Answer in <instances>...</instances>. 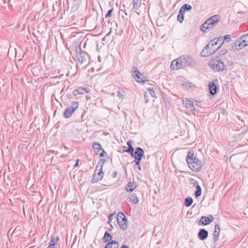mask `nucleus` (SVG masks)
<instances>
[{
  "label": "nucleus",
  "instance_id": "1",
  "mask_svg": "<svg viewBox=\"0 0 248 248\" xmlns=\"http://www.w3.org/2000/svg\"><path fill=\"white\" fill-rule=\"evenodd\" d=\"M186 159L189 168L193 171L198 172L201 170L202 166V161L196 156H194L193 153L189 152Z\"/></svg>",
  "mask_w": 248,
  "mask_h": 248
},
{
  "label": "nucleus",
  "instance_id": "2",
  "mask_svg": "<svg viewBox=\"0 0 248 248\" xmlns=\"http://www.w3.org/2000/svg\"><path fill=\"white\" fill-rule=\"evenodd\" d=\"M127 145L128 146V148H127L125 146H124L123 152L128 153L132 157H134V162L137 166V168L140 170V147H137L134 152L131 140H129L127 141Z\"/></svg>",
  "mask_w": 248,
  "mask_h": 248
},
{
  "label": "nucleus",
  "instance_id": "3",
  "mask_svg": "<svg viewBox=\"0 0 248 248\" xmlns=\"http://www.w3.org/2000/svg\"><path fill=\"white\" fill-rule=\"evenodd\" d=\"M218 49L215 40H212L210 43L202 49L200 53L202 57H207L212 55Z\"/></svg>",
  "mask_w": 248,
  "mask_h": 248
},
{
  "label": "nucleus",
  "instance_id": "4",
  "mask_svg": "<svg viewBox=\"0 0 248 248\" xmlns=\"http://www.w3.org/2000/svg\"><path fill=\"white\" fill-rule=\"evenodd\" d=\"M76 54L78 62L80 64H87L89 62V55L85 51L83 50L80 47H76Z\"/></svg>",
  "mask_w": 248,
  "mask_h": 248
},
{
  "label": "nucleus",
  "instance_id": "5",
  "mask_svg": "<svg viewBox=\"0 0 248 248\" xmlns=\"http://www.w3.org/2000/svg\"><path fill=\"white\" fill-rule=\"evenodd\" d=\"M209 65L215 71H222L225 68V65L220 59L212 60L209 62Z\"/></svg>",
  "mask_w": 248,
  "mask_h": 248
},
{
  "label": "nucleus",
  "instance_id": "6",
  "mask_svg": "<svg viewBox=\"0 0 248 248\" xmlns=\"http://www.w3.org/2000/svg\"><path fill=\"white\" fill-rule=\"evenodd\" d=\"M117 220L120 228L125 231L127 228V219L124 213L122 212L118 213L117 216Z\"/></svg>",
  "mask_w": 248,
  "mask_h": 248
},
{
  "label": "nucleus",
  "instance_id": "7",
  "mask_svg": "<svg viewBox=\"0 0 248 248\" xmlns=\"http://www.w3.org/2000/svg\"><path fill=\"white\" fill-rule=\"evenodd\" d=\"M78 108V102L77 101H73L71 104V106L65 109L63 112V117L65 118H69Z\"/></svg>",
  "mask_w": 248,
  "mask_h": 248
},
{
  "label": "nucleus",
  "instance_id": "8",
  "mask_svg": "<svg viewBox=\"0 0 248 248\" xmlns=\"http://www.w3.org/2000/svg\"><path fill=\"white\" fill-rule=\"evenodd\" d=\"M179 60L181 61V63L183 67L193 66L195 64L192 58L187 55H183L180 57Z\"/></svg>",
  "mask_w": 248,
  "mask_h": 248
},
{
  "label": "nucleus",
  "instance_id": "9",
  "mask_svg": "<svg viewBox=\"0 0 248 248\" xmlns=\"http://www.w3.org/2000/svg\"><path fill=\"white\" fill-rule=\"evenodd\" d=\"M220 20V17L218 15L212 16L205 21V25H209L212 28L216 26V24Z\"/></svg>",
  "mask_w": 248,
  "mask_h": 248
},
{
  "label": "nucleus",
  "instance_id": "10",
  "mask_svg": "<svg viewBox=\"0 0 248 248\" xmlns=\"http://www.w3.org/2000/svg\"><path fill=\"white\" fill-rule=\"evenodd\" d=\"M103 171L102 169H99V171L97 173L98 176H96L95 172L93 175V178L91 180V183L92 184H94L98 182V181L101 180L103 177Z\"/></svg>",
  "mask_w": 248,
  "mask_h": 248
},
{
  "label": "nucleus",
  "instance_id": "11",
  "mask_svg": "<svg viewBox=\"0 0 248 248\" xmlns=\"http://www.w3.org/2000/svg\"><path fill=\"white\" fill-rule=\"evenodd\" d=\"M131 73L132 76L137 82H140V70L135 66H132Z\"/></svg>",
  "mask_w": 248,
  "mask_h": 248
},
{
  "label": "nucleus",
  "instance_id": "12",
  "mask_svg": "<svg viewBox=\"0 0 248 248\" xmlns=\"http://www.w3.org/2000/svg\"><path fill=\"white\" fill-rule=\"evenodd\" d=\"M214 219V217L212 215H209L207 217L203 216L202 217L200 220V223L203 225H207L210 224Z\"/></svg>",
  "mask_w": 248,
  "mask_h": 248
},
{
  "label": "nucleus",
  "instance_id": "13",
  "mask_svg": "<svg viewBox=\"0 0 248 248\" xmlns=\"http://www.w3.org/2000/svg\"><path fill=\"white\" fill-rule=\"evenodd\" d=\"M208 236V232L207 230L202 229H201L198 234V238L201 240H204Z\"/></svg>",
  "mask_w": 248,
  "mask_h": 248
},
{
  "label": "nucleus",
  "instance_id": "14",
  "mask_svg": "<svg viewBox=\"0 0 248 248\" xmlns=\"http://www.w3.org/2000/svg\"><path fill=\"white\" fill-rule=\"evenodd\" d=\"M179 57L176 60H173L171 63L170 67L173 69H179L183 68L181 63V61L179 60Z\"/></svg>",
  "mask_w": 248,
  "mask_h": 248
},
{
  "label": "nucleus",
  "instance_id": "15",
  "mask_svg": "<svg viewBox=\"0 0 248 248\" xmlns=\"http://www.w3.org/2000/svg\"><path fill=\"white\" fill-rule=\"evenodd\" d=\"M89 93V89L87 88L80 87L73 92V94L75 96L78 94H84L85 93Z\"/></svg>",
  "mask_w": 248,
  "mask_h": 248
},
{
  "label": "nucleus",
  "instance_id": "16",
  "mask_svg": "<svg viewBox=\"0 0 248 248\" xmlns=\"http://www.w3.org/2000/svg\"><path fill=\"white\" fill-rule=\"evenodd\" d=\"M220 232V227L218 224H216L215 230L213 233V240L214 242H217L218 240Z\"/></svg>",
  "mask_w": 248,
  "mask_h": 248
},
{
  "label": "nucleus",
  "instance_id": "17",
  "mask_svg": "<svg viewBox=\"0 0 248 248\" xmlns=\"http://www.w3.org/2000/svg\"><path fill=\"white\" fill-rule=\"evenodd\" d=\"M234 48L236 50H240L243 47L246 46V44L243 42V40H240L238 39V40L235 42L234 43Z\"/></svg>",
  "mask_w": 248,
  "mask_h": 248
},
{
  "label": "nucleus",
  "instance_id": "18",
  "mask_svg": "<svg viewBox=\"0 0 248 248\" xmlns=\"http://www.w3.org/2000/svg\"><path fill=\"white\" fill-rule=\"evenodd\" d=\"M209 92L211 94L215 95L217 93V87L215 83L212 81L208 84Z\"/></svg>",
  "mask_w": 248,
  "mask_h": 248
},
{
  "label": "nucleus",
  "instance_id": "19",
  "mask_svg": "<svg viewBox=\"0 0 248 248\" xmlns=\"http://www.w3.org/2000/svg\"><path fill=\"white\" fill-rule=\"evenodd\" d=\"M183 101L187 109H190L191 111L195 110V107L191 100L186 99L185 100H183Z\"/></svg>",
  "mask_w": 248,
  "mask_h": 248
},
{
  "label": "nucleus",
  "instance_id": "20",
  "mask_svg": "<svg viewBox=\"0 0 248 248\" xmlns=\"http://www.w3.org/2000/svg\"><path fill=\"white\" fill-rule=\"evenodd\" d=\"M93 148L94 152V153L96 155L99 154L100 151H102L103 150V148L102 147L101 145L98 142H93Z\"/></svg>",
  "mask_w": 248,
  "mask_h": 248
},
{
  "label": "nucleus",
  "instance_id": "21",
  "mask_svg": "<svg viewBox=\"0 0 248 248\" xmlns=\"http://www.w3.org/2000/svg\"><path fill=\"white\" fill-rule=\"evenodd\" d=\"M137 185H135L134 182H129L125 186V190L127 192H132L137 186Z\"/></svg>",
  "mask_w": 248,
  "mask_h": 248
},
{
  "label": "nucleus",
  "instance_id": "22",
  "mask_svg": "<svg viewBox=\"0 0 248 248\" xmlns=\"http://www.w3.org/2000/svg\"><path fill=\"white\" fill-rule=\"evenodd\" d=\"M139 0H133V7L131 9V11H134V12L136 13L138 15L140 13L138 12V10L140 8V3H139Z\"/></svg>",
  "mask_w": 248,
  "mask_h": 248
},
{
  "label": "nucleus",
  "instance_id": "23",
  "mask_svg": "<svg viewBox=\"0 0 248 248\" xmlns=\"http://www.w3.org/2000/svg\"><path fill=\"white\" fill-rule=\"evenodd\" d=\"M112 239V235L108 233V231H106L105 232L104 236L102 238L103 242L104 243H108L109 241H110Z\"/></svg>",
  "mask_w": 248,
  "mask_h": 248
},
{
  "label": "nucleus",
  "instance_id": "24",
  "mask_svg": "<svg viewBox=\"0 0 248 248\" xmlns=\"http://www.w3.org/2000/svg\"><path fill=\"white\" fill-rule=\"evenodd\" d=\"M215 41V43L217 46V47H218V49L221 47V46H222L223 44L224 43V41L222 38V36H220L218 38H215L214 39Z\"/></svg>",
  "mask_w": 248,
  "mask_h": 248
},
{
  "label": "nucleus",
  "instance_id": "25",
  "mask_svg": "<svg viewBox=\"0 0 248 248\" xmlns=\"http://www.w3.org/2000/svg\"><path fill=\"white\" fill-rule=\"evenodd\" d=\"M129 198L130 201L133 203H137L139 202V199L137 195L135 193L131 194Z\"/></svg>",
  "mask_w": 248,
  "mask_h": 248
},
{
  "label": "nucleus",
  "instance_id": "26",
  "mask_svg": "<svg viewBox=\"0 0 248 248\" xmlns=\"http://www.w3.org/2000/svg\"><path fill=\"white\" fill-rule=\"evenodd\" d=\"M193 200L191 197H187L185 199V205L186 207H189L191 205L192 203H193Z\"/></svg>",
  "mask_w": 248,
  "mask_h": 248
},
{
  "label": "nucleus",
  "instance_id": "27",
  "mask_svg": "<svg viewBox=\"0 0 248 248\" xmlns=\"http://www.w3.org/2000/svg\"><path fill=\"white\" fill-rule=\"evenodd\" d=\"M202 188L200 185H197L196 186V191L195 192V196L196 198H198L202 194Z\"/></svg>",
  "mask_w": 248,
  "mask_h": 248
},
{
  "label": "nucleus",
  "instance_id": "28",
  "mask_svg": "<svg viewBox=\"0 0 248 248\" xmlns=\"http://www.w3.org/2000/svg\"><path fill=\"white\" fill-rule=\"evenodd\" d=\"M238 39L240 40H243V42L246 44V45H248V34H244L241 37H240Z\"/></svg>",
  "mask_w": 248,
  "mask_h": 248
},
{
  "label": "nucleus",
  "instance_id": "29",
  "mask_svg": "<svg viewBox=\"0 0 248 248\" xmlns=\"http://www.w3.org/2000/svg\"><path fill=\"white\" fill-rule=\"evenodd\" d=\"M212 28V27L210 26L209 25H205V22L204 23L201 25V30L202 31L205 32L206 29H209Z\"/></svg>",
  "mask_w": 248,
  "mask_h": 248
},
{
  "label": "nucleus",
  "instance_id": "30",
  "mask_svg": "<svg viewBox=\"0 0 248 248\" xmlns=\"http://www.w3.org/2000/svg\"><path fill=\"white\" fill-rule=\"evenodd\" d=\"M59 240V237H56L55 238L52 237L51 238L50 242L49 244H51L52 245H54L56 247V244L58 241Z\"/></svg>",
  "mask_w": 248,
  "mask_h": 248
},
{
  "label": "nucleus",
  "instance_id": "31",
  "mask_svg": "<svg viewBox=\"0 0 248 248\" xmlns=\"http://www.w3.org/2000/svg\"><path fill=\"white\" fill-rule=\"evenodd\" d=\"M189 181L190 184L194 187H196L197 186L199 185L197 181L193 178H190Z\"/></svg>",
  "mask_w": 248,
  "mask_h": 248
},
{
  "label": "nucleus",
  "instance_id": "32",
  "mask_svg": "<svg viewBox=\"0 0 248 248\" xmlns=\"http://www.w3.org/2000/svg\"><path fill=\"white\" fill-rule=\"evenodd\" d=\"M182 7L183 8V9H184V11H188L192 9V6L190 5L187 4H184Z\"/></svg>",
  "mask_w": 248,
  "mask_h": 248
},
{
  "label": "nucleus",
  "instance_id": "33",
  "mask_svg": "<svg viewBox=\"0 0 248 248\" xmlns=\"http://www.w3.org/2000/svg\"><path fill=\"white\" fill-rule=\"evenodd\" d=\"M148 91H149L150 94L153 97H155L156 93L155 92V91L153 90V88H151V87H149L148 89Z\"/></svg>",
  "mask_w": 248,
  "mask_h": 248
},
{
  "label": "nucleus",
  "instance_id": "34",
  "mask_svg": "<svg viewBox=\"0 0 248 248\" xmlns=\"http://www.w3.org/2000/svg\"><path fill=\"white\" fill-rule=\"evenodd\" d=\"M113 10V8H112L111 9L108 11L107 13L105 15V17L106 18L111 16Z\"/></svg>",
  "mask_w": 248,
  "mask_h": 248
},
{
  "label": "nucleus",
  "instance_id": "35",
  "mask_svg": "<svg viewBox=\"0 0 248 248\" xmlns=\"http://www.w3.org/2000/svg\"><path fill=\"white\" fill-rule=\"evenodd\" d=\"M222 38L224 41H226V42H229L231 40V36L229 34L225 35L224 36H223Z\"/></svg>",
  "mask_w": 248,
  "mask_h": 248
},
{
  "label": "nucleus",
  "instance_id": "36",
  "mask_svg": "<svg viewBox=\"0 0 248 248\" xmlns=\"http://www.w3.org/2000/svg\"><path fill=\"white\" fill-rule=\"evenodd\" d=\"M124 93V91L122 89H119L117 92V96L120 98H122L123 96V93Z\"/></svg>",
  "mask_w": 248,
  "mask_h": 248
},
{
  "label": "nucleus",
  "instance_id": "37",
  "mask_svg": "<svg viewBox=\"0 0 248 248\" xmlns=\"http://www.w3.org/2000/svg\"><path fill=\"white\" fill-rule=\"evenodd\" d=\"M227 53V50L226 49H222L220 50L218 52V54L219 56H222L225 55Z\"/></svg>",
  "mask_w": 248,
  "mask_h": 248
},
{
  "label": "nucleus",
  "instance_id": "38",
  "mask_svg": "<svg viewBox=\"0 0 248 248\" xmlns=\"http://www.w3.org/2000/svg\"><path fill=\"white\" fill-rule=\"evenodd\" d=\"M107 155H108V154L106 153V152L103 149L102 150L101 153L99 154V157H103L104 156H106Z\"/></svg>",
  "mask_w": 248,
  "mask_h": 248
},
{
  "label": "nucleus",
  "instance_id": "39",
  "mask_svg": "<svg viewBox=\"0 0 248 248\" xmlns=\"http://www.w3.org/2000/svg\"><path fill=\"white\" fill-rule=\"evenodd\" d=\"M184 19V16L178 15L177 16V20L179 21L180 23H182Z\"/></svg>",
  "mask_w": 248,
  "mask_h": 248
},
{
  "label": "nucleus",
  "instance_id": "40",
  "mask_svg": "<svg viewBox=\"0 0 248 248\" xmlns=\"http://www.w3.org/2000/svg\"><path fill=\"white\" fill-rule=\"evenodd\" d=\"M108 244H109L112 245L119 244L118 242L117 241L111 240L108 242Z\"/></svg>",
  "mask_w": 248,
  "mask_h": 248
},
{
  "label": "nucleus",
  "instance_id": "41",
  "mask_svg": "<svg viewBox=\"0 0 248 248\" xmlns=\"http://www.w3.org/2000/svg\"><path fill=\"white\" fill-rule=\"evenodd\" d=\"M99 167H100V169H102L103 167V164L102 163H101V162H100L99 160L98 161V163L97 164V165H96V170L97 169V168Z\"/></svg>",
  "mask_w": 248,
  "mask_h": 248
},
{
  "label": "nucleus",
  "instance_id": "42",
  "mask_svg": "<svg viewBox=\"0 0 248 248\" xmlns=\"http://www.w3.org/2000/svg\"><path fill=\"white\" fill-rule=\"evenodd\" d=\"M144 97L145 99V102L146 103H148L149 102V99L148 98L147 93L146 92H144Z\"/></svg>",
  "mask_w": 248,
  "mask_h": 248
},
{
  "label": "nucleus",
  "instance_id": "43",
  "mask_svg": "<svg viewBox=\"0 0 248 248\" xmlns=\"http://www.w3.org/2000/svg\"><path fill=\"white\" fill-rule=\"evenodd\" d=\"M185 11H184L183 8L181 7L178 12V15L184 16Z\"/></svg>",
  "mask_w": 248,
  "mask_h": 248
},
{
  "label": "nucleus",
  "instance_id": "44",
  "mask_svg": "<svg viewBox=\"0 0 248 248\" xmlns=\"http://www.w3.org/2000/svg\"><path fill=\"white\" fill-rule=\"evenodd\" d=\"M114 214H110L109 215V217H108V223L110 224V222H111V220L112 219V217L114 216Z\"/></svg>",
  "mask_w": 248,
  "mask_h": 248
},
{
  "label": "nucleus",
  "instance_id": "45",
  "mask_svg": "<svg viewBox=\"0 0 248 248\" xmlns=\"http://www.w3.org/2000/svg\"><path fill=\"white\" fill-rule=\"evenodd\" d=\"M118 176L117 172L115 170L112 172V177L113 178H116Z\"/></svg>",
  "mask_w": 248,
  "mask_h": 248
},
{
  "label": "nucleus",
  "instance_id": "46",
  "mask_svg": "<svg viewBox=\"0 0 248 248\" xmlns=\"http://www.w3.org/2000/svg\"><path fill=\"white\" fill-rule=\"evenodd\" d=\"M105 248H113V245L107 243L105 246Z\"/></svg>",
  "mask_w": 248,
  "mask_h": 248
},
{
  "label": "nucleus",
  "instance_id": "47",
  "mask_svg": "<svg viewBox=\"0 0 248 248\" xmlns=\"http://www.w3.org/2000/svg\"><path fill=\"white\" fill-rule=\"evenodd\" d=\"M79 159H77V160H76V163L75 164V165H74V167L75 168L76 167H77L78 166V163H79Z\"/></svg>",
  "mask_w": 248,
  "mask_h": 248
},
{
  "label": "nucleus",
  "instance_id": "48",
  "mask_svg": "<svg viewBox=\"0 0 248 248\" xmlns=\"http://www.w3.org/2000/svg\"><path fill=\"white\" fill-rule=\"evenodd\" d=\"M99 161L101 162V163H102L103 165L104 164L107 162V159H100L99 160Z\"/></svg>",
  "mask_w": 248,
  "mask_h": 248
},
{
  "label": "nucleus",
  "instance_id": "49",
  "mask_svg": "<svg viewBox=\"0 0 248 248\" xmlns=\"http://www.w3.org/2000/svg\"><path fill=\"white\" fill-rule=\"evenodd\" d=\"M143 154H144V151L142 148H140V159H141L142 156L143 155Z\"/></svg>",
  "mask_w": 248,
  "mask_h": 248
},
{
  "label": "nucleus",
  "instance_id": "50",
  "mask_svg": "<svg viewBox=\"0 0 248 248\" xmlns=\"http://www.w3.org/2000/svg\"><path fill=\"white\" fill-rule=\"evenodd\" d=\"M146 81H148L147 79H144L143 78H140V83H144Z\"/></svg>",
  "mask_w": 248,
  "mask_h": 248
},
{
  "label": "nucleus",
  "instance_id": "51",
  "mask_svg": "<svg viewBox=\"0 0 248 248\" xmlns=\"http://www.w3.org/2000/svg\"><path fill=\"white\" fill-rule=\"evenodd\" d=\"M49 152H50L51 153H55L56 155L58 154V153H59L58 151H54V150H49Z\"/></svg>",
  "mask_w": 248,
  "mask_h": 248
},
{
  "label": "nucleus",
  "instance_id": "52",
  "mask_svg": "<svg viewBox=\"0 0 248 248\" xmlns=\"http://www.w3.org/2000/svg\"><path fill=\"white\" fill-rule=\"evenodd\" d=\"M47 248H56V247L54 245H52L51 244H49Z\"/></svg>",
  "mask_w": 248,
  "mask_h": 248
},
{
  "label": "nucleus",
  "instance_id": "53",
  "mask_svg": "<svg viewBox=\"0 0 248 248\" xmlns=\"http://www.w3.org/2000/svg\"><path fill=\"white\" fill-rule=\"evenodd\" d=\"M121 248H129V247L126 245H123L121 247Z\"/></svg>",
  "mask_w": 248,
  "mask_h": 248
},
{
  "label": "nucleus",
  "instance_id": "54",
  "mask_svg": "<svg viewBox=\"0 0 248 248\" xmlns=\"http://www.w3.org/2000/svg\"><path fill=\"white\" fill-rule=\"evenodd\" d=\"M119 244L117 245H113V248H119Z\"/></svg>",
  "mask_w": 248,
  "mask_h": 248
},
{
  "label": "nucleus",
  "instance_id": "55",
  "mask_svg": "<svg viewBox=\"0 0 248 248\" xmlns=\"http://www.w3.org/2000/svg\"><path fill=\"white\" fill-rule=\"evenodd\" d=\"M63 148L65 149V150H67L68 149V147L66 146H63Z\"/></svg>",
  "mask_w": 248,
  "mask_h": 248
},
{
  "label": "nucleus",
  "instance_id": "56",
  "mask_svg": "<svg viewBox=\"0 0 248 248\" xmlns=\"http://www.w3.org/2000/svg\"><path fill=\"white\" fill-rule=\"evenodd\" d=\"M110 226H111V227L112 228H113V226H112V225L110 224Z\"/></svg>",
  "mask_w": 248,
  "mask_h": 248
}]
</instances>
